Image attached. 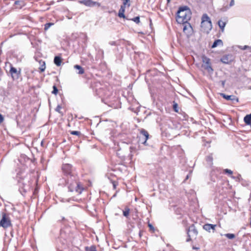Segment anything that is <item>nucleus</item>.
<instances>
[{
  "label": "nucleus",
  "instance_id": "1",
  "mask_svg": "<svg viewBox=\"0 0 251 251\" xmlns=\"http://www.w3.org/2000/svg\"><path fill=\"white\" fill-rule=\"evenodd\" d=\"M68 188L70 192H75L80 194L83 190V188L80 185L76 176H69L67 180Z\"/></svg>",
  "mask_w": 251,
  "mask_h": 251
},
{
  "label": "nucleus",
  "instance_id": "2",
  "mask_svg": "<svg viewBox=\"0 0 251 251\" xmlns=\"http://www.w3.org/2000/svg\"><path fill=\"white\" fill-rule=\"evenodd\" d=\"M191 19V12L187 6L180 7L177 12L176 20L179 24H186Z\"/></svg>",
  "mask_w": 251,
  "mask_h": 251
},
{
  "label": "nucleus",
  "instance_id": "3",
  "mask_svg": "<svg viewBox=\"0 0 251 251\" xmlns=\"http://www.w3.org/2000/svg\"><path fill=\"white\" fill-rule=\"evenodd\" d=\"M201 27L202 30L206 33H208L212 29L211 21L206 14H203L201 17Z\"/></svg>",
  "mask_w": 251,
  "mask_h": 251
},
{
  "label": "nucleus",
  "instance_id": "4",
  "mask_svg": "<svg viewBox=\"0 0 251 251\" xmlns=\"http://www.w3.org/2000/svg\"><path fill=\"white\" fill-rule=\"evenodd\" d=\"M11 226V221L9 216L5 213H2V218L0 221V226L6 228Z\"/></svg>",
  "mask_w": 251,
  "mask_h": 251
},
{
  "label": "nucleus",
  "instance_id": "5",
  "mask_svg": "<svg viewBox=\"0 0 251 251\" xmlns=\"http://www.w3.org/2000/svg\"><path fill=\"white\" fill-rule=\"evenodd\" d=\"M139 131V142L142 144L146 145L147 141L149 139V134L147 130L143 128L140 129Z\"/></svg>",
  "mask_w": 251,
  "mask_h": 251
},
{
  "label": "nucleus",
  "instance_id": "6",
  "mask_svg": "<svg viewBox=\"0 0 251 251\" xmlns=\"http://www.w3.org/2000/svg\"><path fill=\"white\" fill-rule=\"evenodd\" d=\"M202 59L203 62L202 65V67L208 73H212L213 70L210 65V59L205 56H203Z\"/></svg>",
  "mask_w": 251,
  "mask_h": 251
},
{
  "label": "nucleus",
  "instance_id": "7",
  "mask_svg": "<svg viewBox=\"0 0 251 251\" xmlns=\"http://www.w3.org/2000/svg\"><path fill=\"white\" fill-rule=\"evenodd\" d=\"M187 234L188 238L186 239L187 242H189L191 240V237H196V236L197 235L198 231L197 229L195 228V227L193 225L190 226L188 229Z\"/></svg>",
  "mask_w": 251,
  "mask_h": 251
},
{
  "label": "nucleus",
  "instance_id": "8",
  "mask_svg": "<svg viewBox=\"0 0 251 251\" xmlns=\"http://www.w3.org/2000/svg\"><path fill=\"white\" fill-rule=\"evenodd\" d=\"M78 2L89 7L100 6V4L96 1H93L92 0H81Z\"/></svg>",
  "mask_w": 251,
  "mask_h": 251
},
{
  "label": "nucleus",
  "instance_id": "9",
  "mask_svg": "<svg viewBox=\"0 0 251 251\" xmlns=\"http://www.w3.org/2000/svg\"><path fill=\"white\" fill-rule=\"evenodd\" d=\"M62 170L65 174L69 175V176L74 175V174L73 172L72 167L69 164L63 165Z\"/></svg>",
  "mask_w": 251,
  "mask_h": 251
},
{
  "label": "nucleus",
  "instance_id": "10",
  "mask_svg": "<svg viewBox=\"0 0 251 251\" xmlns=\"http://www.w3.org/2000/svg\"><path fill=\"white\" fill-rule=\"evenodd\" d=\"M11 77L13 79H17L19 78L20 75V71H18L17 70L11 65L10 69L9 71Z\"/></svg>",
  "mask_w": 251,
  "mask_h": 251
},
{
  "label": "nucleus",
  "instance_id": "11",
  "mask_svg": "<svg viewBox=\"0 0 251 251\" xmlns=\"http://www.w3.org/2000/svg\"><path fill=\"white\" fill-rule=\"evenodd\" d=\"M232 56L231 55H225L221 58V61L224 64H228L232 61Z\"/></svg>",
  "mask_w": 251,
  "mask_h": 251
},
{
  "label": "nucleus",
  "instance_id": "12",
  "mask_svg": "<svg viewBox=\"0 0 251 251\" xmlns=\"http://www.w3.org/2000/svg\"><path fill=\"white\" fill-rule=\"evenodd\" d=\"M216 226V225L206 224L203 225V228L204 230L209 232L211 231V230H212L213 232L215 229Z\"/></svg>",
  "mask_w": 251,
  "mask_h": 251
},
{
  "label": "nucleus",
  "instance_id": "13",
  "mask_svg": "<svg viewBox=\"0 0 251 251\" xmlns=\"http://www.w3.org/2000/svg\"><path fill=\"white\" fill-rule=\"evenodd\" d=\"M221 95L226 100L238 101V99L233 95H226L224 93H221Z\"/></svg>",
  "mask_w": 251,
  "mask_h": 251
},
{
  "label": "nucleus",
  "instance_id": "14",
  "mask_svg": "<svg viewBox=\"0 0 251 251\" xmlns=\"http://www.w3.org/2000/svg\"><path fill=\"white\" fill-rule=\"evenodd\" d=\"M245 123L247 125H251V113L249 115H247L244 118Z\"/></svg>",
  "mask_w": 251,
  "mask_h": 251
},
{
  "label": "nucleus",
  "instance_id": "15",
  "mask_svg": "<svg viewBox=\"0 0 251 251\" xmlns=\"http://www.w3.org/2000/svg\"><path fill=\"white\" fill-rule=\"evenodd\" d=\"M183 30L185 33H189L192 30V27L189 24H188L183 26Z\"/></svg>",
  "mask_w": 251,
  "mask_h": 251
},
{
  "label": "nucleus",
  "instance_id": "16",
  "mask_svg": "<svg viewBox=\"0 0 251 251\" xmlns=\"http://www.w3.org/2000/svg\"><path fill=\"white\" fill-rule=\"evenodd\" d=\"M62 62L61 58L59 56H55L54 58V63L57 66H59L61 65Z\"/></svg>",
  "mask_w": 251,
  "mask_h": 251
},
{
  "label": "nucleus",
  "instance_id": "17",
  "mask_svg": "<svg viewBox=\"0 0 251 251\" xmlns=\"http://www.w3.org/2000/svg\"><path fill=\"white\" fill-rule=\"evenodd\" d=\"M219 45H223V41L221 39L215 40L212 45V48H214Z\"/></svg>",
  "mask_w": 251,
  "mask_h": 251
},
{
  "label": "nucleus",
  "instance_id": "18",
  "mask_svg": "<svg viewBox=\"0 0 251 251\" xmlns=\"http://www.w3.org/2000/svg\"><path fill=\"white\" fill-rule=\"evenodd\" d=\"M74 68L78 70L77 74L79 75H82L84 74V69L80 66L78 65H75L74 66Z\"/></svg>",
  "mask_w": 251,
  "mask_h": 251
},
{
  "label": "nucleus",
  "instance_id": "19",
  "mask_svg": "<svg viewBox=\"0 0 251 251\" xmlns=\"http://www.w3.org/2000/svg\"><path fill=\"white\" fill-rule=\"evenodd\" d=\"M226 23L225 22H223L222 20H219L218 21V25L220 27V28L221 29L222 31H223L224 30V28L226 26Z\"/></svg>",
  "mask_w": 251,
  "mask_h": 251
},
{
  "label": "nucleus",
  "instance_id": "20",
  "mask_svg": "<svg viewBox=\"0 0 251 251\" xmlns=\"http://www.w3.org/2000/svg\"><path fill=\"white\" fill-rule=\"evenodd\" d=\"M130 212V209L127 207H126L125 210L123 211V215L126 217L127 218Z\"/></svg>",
  "mask_w": 251,
  "mask_h": 251
},
{
  "label": "nucleus",
  "instance_id": "21",
  "mask_svg": "<svg viewBox=\"0 0 251 251\" xmlns=\"http://www.w3.org/2000/svg\"><path fill=\"white\" fill-rule=\"evenodd\" d=\"M123 1V5L121 6H125V7L127 6V7H129L130 5V0H121Z\"/></svg>",
  "mask_w": 251,
  "mask_h": 251
},
{
  "label": "nucleus",
  "instance_id": "22",
  "mask_svg": "<svg viewBox=\"0 0 251 251\" xmlns=\"http://www.w3.org/2000/svg\"><path fill=\"white\" fill-rule=\"evenodd\" d=\"M224 235L229 239H233L235 237V235L232 233H226Z\"/></svg>",
  "mask_w": 251,
  "mask_h": 251
},
{
  "label": "nucleus",
  "instance_id": "23",
  "mask_svg": "<svg viewBox=\"0 0 251 251\" xmlns=\"http://www.w3.org/2000/svg\"><path fill=\"white\" fill-rule=\"evenodd\" d=\"M53 24L51 23H49L46 24L45 25V30H48L52 25H53Z\"/></svg>",
  "mask_w": 251,
  "mask_h": 251
},
{
  "label": "nucleus",
  "instance_id": "24",
  "mask_svg": "<svg viewBox=\"0 0 251 251\" xmlns=\"http://www.w3.org/2000/svg\"><path fill=\"white\" fill-rule=\"evenodd\" d=\"M39 69H40V70L41 72H44L45 71V70L46 69V65H45V62H43V64L41 65V66H40Z\"/></svg>",
  "mask_w": 251,
  "mask_h": 251
},
{
  "label": "nucleus",
  "instance_id": "25",
  "mask_svg": "<svg viewBox=\"0 0 251 251\" xmlns=\"http://www.w3.org/2000/svg\"><path fill=\"white\" fill-rule=\"evenodd\" d=\"M132 20L136 24H139L140 23V17L139 16L133 18Z\"/></svg>",
  "mask_w": 251,
  "mask_h": 251
},
{
  "label": "nucleus",
  "instance_id": "26",
  "mask_svg": "<svg viewBox=\"0 0 251 251\" xmlns=\"http://www.w3.org/2000/svg\"><path fill=\"white\" fill-rule=\"evenodd\" d=\"M58 93V89L57 88V87L54 85L53 86V91L52 92V93L53 94H55V95H56Z\"/></svg>",
  "mask_w": 251,
  "mask_h": 251
},
{
  "label": "nucleus",
  "instance_id": "27",
  "mask_svg": "<svg viewBox=\"0 0 251 251\" xmlns=\"http://www.w3.org/2000/svg\"><path fill=\"white\" fill-rule=\"evenodd\" d=\"M71 134L75 135H80L81 134V133L79 131H72L71 132Z\"/></svg>",
  "mask_w": 251,
  "mask_h": 251
},
{
  "label": "nucleus",
  "instance_id": "28",
  "mask_svg": "<svg viewBox=\"0 0 251 251\" xmlns=\"http://www.w3.org/2000/svg\"><path fill=\"white\" fill-rule=\"evenodd\" d=\"M125 6H121V7L119 9V13H124L125 11Z\"/></svg>",
  "mask_w": 251,
  "mask_h": 251
},
{
  "label": "nucleus",
  "instance_id": "29",
  "mask_svg": "<svg viewBox=\"0 0 251 251\" xmlns=\"http://www.w3.org/2000/svg\"><path fill=\"white\" fill-rule=\"evenodd\" d=\"M213 158L211 156H208L206 158V160L207 162H209L210 163H211L212 161Z\"/></svg>",
  "mask_w": 251,
  "mask_h": 251
},
{
  "label": "nucleus",
  "instance_id": "30",
  "mask_svg": "<svg viewBox=\"0 0 251 251\" xmlns=\"http://www.w3.org/2000/svg\"><path fill=\"white\" fill-rule=\"evenodd\" d=\"M224 172L226 173H227V174H228L229 175H231L232 174V171L230 170H229V169H225L224 170Z\"/></svg>",
  "mask_w": 251,
  "mask_h": 251
},
{
  "label": "nucleus",
  "instance_id": "31",
  "mask_svg": "<svg viewBox=\"0 0 251 251\" xmlns=\"http://www.w3.org/2000/svg\"><path fill=\"white\" fill-rule=\"evenodd\" d=\"M118 16L120 18H126V16L124 14V13H118Z\"/></svg>",
  "mask_w": 251,
  "mask_h": 251
},
{
  "label": "nucleus",
  "instance_id": "32",
  "mask_svg": "<svg viewBox=\"0 0 251 251\" xmlns=\"http://www.w3.org/2000/svg\"><path fill=\"white\" fill-rule=\"evenodd\" d=\"M86 250L87 251H96L94 247H92L89 250L88 249V248H86Z\"/></svg>",
  "mask_w": 251,
  "mask_h": 251
},
{
  "label": "nucleus",
  "instance_id": "33",
  "mask_svg": "<svg viewBox=\"0 0 251 251\" xmlns=\"http://www.w3.org/2000/svg\"><path fill=\"white\" fill-rule=\"evenodd\" d=\"M61 109V107L60 105H58L57 106V107L56 108L55 110L59 113H61V112H60Z\"/></svg>",
  "mask_w": 251,
  "mask_h": 251
},
{
  "label": "nucleus",
  "instance_id": "34",
  "mask_svg": "<svg viewBox=\"0 0 251 251\" xmlns=\"http://www.w3.org/2000/svg\"><path fill=\"white\" fill-rule=\"evenodd\" d=\"M249 48H250V46L246 45L243 47H242L241 48V49L243 50H247L248 49H249Z\"/></svg>",
  "mask_w": 251,
  "mask_h": 251
},
{
  "label": "nucleus",
  "instance_id": "35",
  "mask_svg": "<svg viewBox=\"0 0 251 251\" xmlns=\"http://www.w3.org/2000/svg\"><path fill=\"white\" fill-rule=\"evenodd\" d=\"M234 5V0H231L229 7H230Z\"/></svg>",
  "mask_w": 251,
  "mask_h": 251
},
{
  "label": "nucleus",
  "instance_id": "36",
  "mask_svg": "<svg viewBox=\"0 0 251 251\" xmlns=\"http://www.w3.org/2000/svg\"><path fill=\"white\" fill-rule=\"evenodd\" d=\"M148 226L150 227V230H154V227H153V226H152V225H151V224L149 223L148 224Z\"/></svg>",
  "mask_w": 251,
  "mask_h": 251
},
{
  "label": "nucleus",
  "instance_id": "37",
  "mask_svg": "<svg viewBox=\"0 0 251 251\" xmlns=\"http://www.w3.org/2000/svg\"><path fill=\"white\" fill-rule=\"evenodd\" d=\"M3 121V117L1 114H0V123Z\"/></svg>",
  "mask_w": 251,
  "mask_h": 251
},
{
  "label": "nucleus",
  "instance_id": "38",
  "mask_svg": "<svg viewBox=\"0 0 251 251\" xmlns=\"http://www.w3.org/2000/svg\"><path fill=\"white\" fill-rule=\"evenodd\" d=\"M135 150V148L132 147H130V151L131 152L133 151H134Z\"/></svg>",
  "mask_w": 251,
  "mask_h": 251
},
{
  "label": "nucleus",
  "instance_id": "39",
  "mask_svg": "<svg viewBox=\"0 0 251 251\" xmlns=\"http://www.w3.org/2000/svg\"><path fill=\"white\" fill-rule=\"evenodd\" d=\"M193 249H195V250H198V249H199V248H197V247H193Z\"/></svg>",
  "mask_w": 251,
  "mask_h": 251
},
{
  "label": "nucleus",
  "instance_id": "40",
  "mask_svg": "<svg viewBox=\"0 0 251 251\" xmlns=\"http://www.w3.org/2000/svg\"><path fill=\"white\" fill-rule=\"evenodd\" d=\"M249 50L250 52H251V47H250L249 49H248Z\"/></svg>",
  "mask_w": 251,
  "mask_h": 251
},
{
  "label": "nucleus",
  "instance_id": "41",
  "mask_svg": "<svg viewBox=\"0 0 251 251\" xmlns=\"http://www.w3.org/2000/svg\"><path fill=\"white\" fill-rule=\"evenodd\" d=\"M176 106H177V105L176 104L174 105V107L175 109V107H176Z\"/></svg>",
  "mask_w": 251,
  "mask_h": 251
},
{
  "label": "nucleus",
  "instance_id": "42",
  "mask_svg": "<svg viewBox=\"0 0 251 251\" xmlns=\"http://www.w3.org/2000/svg\"><path fill=\"white\" fill-rule=\"evenodd\" d=\"M222 84H223V85H224V84H225V82H224V81H223V82H222Z\"/></svg>",
  "mask_w": 251,
  "mask_h": 251
},
{
  "label": "nucleus",
  "instance_id": "43",
  "mask_svg": "<svg viewBox=\"0 0 251 251\" xmlns=\"http://www.w3.org/2000/svg\"><path fill=\"white\" fill-rule=\"evenodd\" d=\"M171 0H167L168 2H170Z\"/></svg>",
  "mask_w": 251,
  "mask_h": 251
},
{
  "label": "nucleus",
  "instance_id": "44",
  "mask_svg": "<svg viewBox=\"0 0 251 251\" xmlns=\"http://www.w3.org/2000/svg\"><path fill=\"white\" fill-rule=\"evenodd\" d=\"M188 176H187L186 179H188Z\"/></svg>",
  "mask_w": 251,
  "mask_h": 251
}]
</instances>
